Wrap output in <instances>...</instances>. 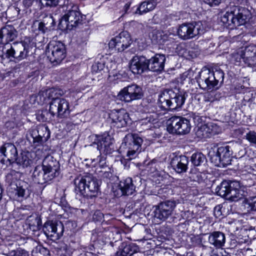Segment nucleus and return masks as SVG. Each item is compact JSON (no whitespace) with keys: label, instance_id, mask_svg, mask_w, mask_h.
I'll use <instances>...</instances> for the list:
<instances>
[{"label":"nucleus","instance_id":"nucleus-1","mask_svg":"<svg viewBox=\"0 0 256 256\" xmlns=\"http://www.w3.org/2000/svg\"><path fill=\"white\" fill-rule=\"evenodd\" d=\"M60 165L52 156L45 157L42 165L36 166L32 174L34 182L43 184L53 180L60 174Z\"/></svg>","mask_w":256,"mask_h":256},{"label":"nucleus","instance_id":"nucleus-2","mask_svg":"<svg viewBox=\"0 0 256 256\" xmlns=\"http://www.w3.org/2000/svg\"><path fill=\"white\" fill-rule=\"evenodd\" d=\"M251 17L250 12L240 6L234 1H230L226 8V12L221 16V20L228 26H239L245 24Z\"/></svg>","mask_w":256,"mask_h":256},{"label":"nucleus","instance_id":"nucleus-3","mask_svg":"<svg viewBox=\"0 0 256 256\" xmlns=\"http://www.w3.org/2000/svg\"><path fill=\"white\" fill-rule=\"evenodd\" d=\"M185 100V92L174 88L164 90L159 96L158 103L164 109L174 110L182 108Z\"/></svg>","mask_w":256,"mask_h":256},{"label":"nucleus","instance_id":"nucleus-4","mask_svg":"<svg viewBox=\"0 0 256 256\" xmlns=\"http://www.w3.org/2000/svg\"><path fill=\"white\" fill-rule=\"evenodd\" d=\"M75 191L88 198H92L98 195L100 184L98 180L91 174L78 177L74 180Z\"/></svg>","mask_w":256,"mask_h":256},{"label":"nucleus","instance_id":"nucleus-5","mask_svg":"<svg viewBox=\"0 0 256 256\" xmlns=\"http://www.w3.org/2000/svg\"><path fill=\"white\" fill-rule=\"evenodd\" d=\"M224 73L218 68L212 70L204 69L199 73L197 82L200 88L204 90H210L216 86L218 84H222L224 79Z\"/></svg>","mask_w":256,"mask_h":256},{"label":"nucleus","instance_id":"nucleus-6","mask_svg":"<svg viewBox=\"0 0 256 256\" xmlns=\"http://www.w3.org/2000/svg\"><path fill=\"white\" fill-rule=\"evenodd\" d=\"M216 194L232 202H237L244 196V191L242 190L238 181H222L216 188Z\"/></svg>","mask_w":256,"mask_h":256},{"label":"nucleus","instance_id":"nucleus-7","mask_svg":"<svg viewBox=\"0 0 256 256\" xmlns=\"http://www.w3.org/2000/svg\"><path fill=\"white\" fill-rule=\"evenodd\" d=\"M83 16L78 5L70 4L68 6L67 12L62 18L60 24L64 29L72 30L82 24Z\"/></svg>","mask_w":256,"mask_h":256},{"label":"nucleus","instance_id":"nucleus-8","mask_svg":"<svg viewBox=\"0 0 256 256\" xmlns=\"http://www.w3.org/2000/svg\"><path fill=\"white\" fill-rule=\"evenodd\" d=\"M142 142L143 140L138 134H128L124 138L120 148H125L128 159L132 160L140 152Z\"/></svg>","mask_w":256,"mask_h":256},{"label":"nucleus","instance_id":"nucleus-9","mask_svg":"<svg viewBox=\"0 0 256 256\" xmlns=\"http://www.w3.org/2000/svg\"><path fill=\"white\" fill-rule=\"evenodd\" d=\"M204 26L201 22L184 23L180 25L178 28V37L183 40H188L204 34Z\"/></svg>","mask_w":256,"mask_h":256},{"label":"nucleus","instance_id":"nucleus-10","mask_svg":"<svg viewBox=\"0 0 256 256\" xmlns=\"http://www.w3.org/2000/svg\"><path fill=\"white\" fill-rule=\"evenodd\" d=\"M166 124L167 130L172 134H186L191 129L190 120L182 116H172L168 120Z\"/></svg>","mask_w":256,"mask_h":256},{"label":"nucleus","instance_id":"nucleus-11","mask_svg":"<svg viewBox=\"0 0 256 256\" xmlns=\"http://www.w3.org/2000/svg\"><path fill=\"white\" fill-rule=\"evenodd\" d=\"M228 146H222L217 148L216 152L210 151V160L214 166L225 167L231 164L232 152Z\"/></svg>","mask_w":256,"mask_h":256},{"label":"nucleus","instance_id":"nucleus-12","mask_svg":"<svg viewBox=\"0 0 256 256\" xmlns=\"http://www.w3.org/2000/svg\"><path fill=\"white\" fill-rule=\"evenodd\" d=\"M48 58L54 66L60 64L66 56L65 46L60 42H50L46 52Z\"/></svg>","mask_w":256,"mask_h":256},{"label":"nucleus","instance_id":"nucleus-13","mask_svg":"<svg viewBox=\"0 0 256 256\" xmlns=\"http://www.w3.org/2000/svg\"><path fill=\"white\" fill-rule=\"evenodd\" d=\"M232 58L236 64H240L242 60L248 66H256V45L246 46L244 50L234 54Z\"/></svg>","mask_w":256,"mask_h":256},{"label":"nucleus","instance_id":"nucleus-14","mask_svg":"<svg viewBox=\"0 0 256 256\" xmlns=\"http://www.w3.org/2000/svg\"><path fill=\"white\" fill-rule=\"evenodd\" d=\"M174 200H168L160 202L154 206V218L160 222H164L171 216L176 207Z\"/></svg>","mask_w":256,"mask_h":256},{"label":"nucleus","instance_id":"nucleus-15","mask_svg":"<svg viewBox=\"0 0 256 256\" xmlns=\"http://www.w3.org/2000/svg\"><path fill=\"white\" fill-rule=\"evenodd\" d=\"M49 112L52 116H56L60 118L68 116L70 114L68 100L65 98L55 99L49 102Z\"/></svg>","mask_w":256,"mask_h":256},{"label":"nucleus","instance_id":"nucleus-16","mask_svg":"<svg viewBox=\"0 0 256 256\" xmlns=\"http://www.w3.org/2000/svg\"><path fill=\"white\" fill-rule=\"evenodd\" d=\"M132 42L130 34L128 32L124 31L112 38L108 43V46L112 50L122 52L128 48Z\"/></svg>","mask_w":256,"mask_h":256},{"label":"nucleus","instance_id":"nucleus-17","mask_svg":"<svg viewBox=\"0 0 256 256\" xmlns=\"http://www.w3.org/2000/svg\"><path fill=\"white\" fill-rule=\"evenodd\" d=\"M43 231L48 238L52 240H56L63 235L64 227L61 222L48 220L44 223Z\"/></svg>","mask_w":256,"mask_h":256},{"label":"nucleus","instance_id":"nucleus-18","mask_svg":"<svg viewBox=\"0 0 256 256\" xmlns=\"http://www.w3.org/2000/svg\"><path fill=\"white\" fill-rule=\"evenodd\" d=\"M17 156V149L12 143H5L0 148V162L6 166L14 162Z\"/></svg>","mask_w":256,"mask_h":256},{"label":"nucleus","instance_id":"nucleus-19","mask_svg":"<svg viewBox=\"0 0 256 256\" xmlns=\"http://www.w3.org/2000/svg\"><path fill=\"white\" fill-rule=\"evenodd\" d=\"M109 118L113 126L124 127L130 121V116L124 110H113L109 114Z\"/></svg>","mask_w":256,"mask_h":256},{"label":"nucleus","instance_id":"nucleus-20","mask_svg":"<svg viewBox=\"0 0 256 256\" xmlns=\"http://www.w3.org/2000/svg\"><path fill=\"white\" fill-rule=\"evenodd\" d=\"M96 142L94 144H97V148L100 152L106 154H110L114 151V139L106 134L97 136Z\"/></svg>","mask_w":256,"mask_h":256},{"label":"nucleus","instance_id":"nucleus-21","mask_svg":"<svg viewBox=\"0 0 256 256\" xmlns=\"http://www.w3.org/2000/svg\"><path fill=\"white\" fill-rule=\"evenodd\" d=\"M148 59L143 56H135L130 60V68L134 74H142L148 70Z\"/></svg>","mask_w":256,"mask_h":256},{"label":"nucleus","instance_id":"nucleus-22","mask_svg":"<svg viewBox=\"0 0 256 256\" xmlns=\"http://www.w3.org/2000/svg\"><path fill=\"white\" fill-rule=\"evenodd\" d=\"M166 56L164 54H156L148 60V70L153 72H162L164 67Z\"/></svg>","mask_w":256,"mask_h":256},{"label":"nucleus","instance_id":"nucleus-23","mask_svg":"<svg viewBox=\"0 0 256 256\" xmlns=\"http://www.w3.org/2000/svg\"><path fill=\"white\" fill-rule=\"evenodd\" d=\"M17 36L18 32L14 26L10 24H6L0 30V44L12 42Z\"/></svg>","mask_w":256,"mask_h":256},{"label":"nucleus","instance_id":"nucleus-24","mask_svg":"<svg viewBox=\"0 0 256 256\" xmlns=\"http://www.w3.org/2000/svg\"><path fill=\"white\" fill-rule=\"evenodd\" d=\"M170 164L173 169L177 173L181 174L186 172L188 159L185 156H176L172 159Z\"/></svg>","mask_w":256,"mask_h":256},{"label":"nucleus","instance_id":"nucleus-25","mask_svg":"<svg viewBox=\"0 0 256 256\" xmlns=\"http://www.w3.org/2000/svg\"><path fill=\"white\" fill-rule=\"evenodd\" d=\"M208 242L216 248H222L226 242L225 234L220 231L210 232L208 234Z\"/></svg>","mask_w":256,"mask_h":256},{"label":"nucleus","instance_id":"nucleus-26","mask_svg":"<svg viewBox=\"0 0 256 256\" xmlns=\"http://www.w3.org/2000/svg\"><path fill=\"white\" fill-rule=\"evenodd\" d=\"M138 250V247L134 244L122 243L116 254V256H132Z\"/></svg>","mask_w":256,"mask_h":256},{"label":"nucleus","instance_id":"nucleus-27","mask_svg":"<svg viewBox=\"0 0 256 256\" xmlns=\"http://www.w3.org/2000/svg\"><path fill=\"white\" fill-rule=\"evenodd\" d=\"M34 155L33 152L24 151L19 156H16L15 162L22 168H26L33 163V156Z\"/></svg>","mask_w":256,"mask_h":256},{"label":"nucleus","instance_id":"nucleus-28","mask_svg":"<svg viewBox=\"0 0 256 256\" xmlns=\"http://www.w3.org/2000/svg\"><path fill=\"white\" fill-rule=\"evenodd\" d=\"M30 135L35 137L39 136L46 142L50 137V131L46 125H40L32 128L30 131Z\"/></svg>","mask_w":256,"mask_h":256},{"label":"nucleus","instance_id":"nucleus-29","mask_svg":"<svg viewBox=\"0 0 256 256\" xmlns=\"http://www.w3.org/2000/svg\"><path fill=\"white\" fill-rule=\"evenodd\" d=\"M118 188L122 195H131L135 191V186L133 184L132 179L128 178L120 182Z\"/></svg>","mask_w":256,"mask_h":256},{"label":"nucleus","instance_id":"nucleus-30","mask_svg":"<svg viewBox=\"0 0 256 256\" xmlns=\"http://www.w3.org/2000/svg\"><path fill=\"white\" fill-rule=\"evenodd\" d=\"M26 223L28 224L30 228L34 232L38 230L41 228V219L36 216H28L26 219Z\"/></svg>","mask_w":256,"mask_h":256},{"label":"nucleus","instance_id":"nucleus-31","mask_svg":"<svg viewBox=\"0 0 256 256\" xmlns=\"http://www.w3.org/2000/svg\"><path fill=\"white\" fill-rule=\"evenodd\" d=\"M190 160L193 165L196 166L204 165L207 162L206 156L201 152L193 154L191 156Z\"/></svg>","mask_w":256,"mask_h":256},{"label":"nucleus","instance_id":"nucleus-32","mask_svg":"<svg viewBox=\"0 0 256 256\" xmlns=\"http://www.w3.org/2000/svg\"><path fill=\"white\" fill-rule=\"evenodd\" d=\"M16 194L19 198H26L30 194L27 184L24 182H20L18 185L16 184Z\"/></svg>","mask_w":256,"mask_h":256},{"label":"nucleus","instance_id":"nucleus-33","mask_svg":"<svg viewBox=\"0 0 256 256\" xmlns=\"http://www.w3.org/2000/svg\"><path fill=\"white\" fill-rule=\"evenodd\" d=\"M118 96L120 100L126 102H130L134 100L128 86L124 88L119 92Z\"/></svg>","mask_w":256,"mask_h":256},{"label":"nucleus","instance_id":"nucleus-34","mask_svg":"<svg viewBox=\"0 0 256 256\" xmlns=\"http://www.w3.org/2000/svg\"><path fill=\"white\" fill-rule=\"evenodd\" d=\"M20 10L24 11L25 10H22L20 8L16 6H11L6 11V14L10 18H20L22 17Z\"/></svg>","mask_w":256,"mask_h":256},{"label":"nucleus","instance_id":"nucleus-35","mask_svg":"<svg viewBox=\"0 0 256 256\" xmlns=\"http://www.w3.org/2000/svg\"><path fill=\"white\" fill-rule=\"evenodd\" d=\"M24 42L14 44V46H11L10 49L7 50L6 52V57L8 58H14L19 54L20 52L22 49V46Z\"/></svg>","mask_w":256,"mask_h":256},{"label":"nucleus","instance_id":"nucleus-36","mask_svg":"<svg viewBox=\"0 0 256 256\" xmlns=\"http://www.w3.org/2000/svg\"><path fill=\"white\" fill-rule=\"evenodd\" d=\"M44 94H47L46 89L42 90L38 94L36 95H32L30 98V100L33 104L38 103L39 104H42L46 102Z\"/></svg>","mask_w":256,"mask_h":256},{"label":"nucleus","instance_id":"nucleus-37","mask_svg":"<svg viewBox=\"0 0 256 256\" xmlns=\"http://www.w3.org/2000/svg\"><path fill=\"white\" fill-rule=\"evenodd\" d=\"M128 87L134 100L140 99L143 96L142 88L136 84H132L128 86Z\"/></svg>","mask_w":256,"mask_h":256},{"label":"nucleus","instance_id":"nucleus-38","mask_svg":"<svg viewBox=\"0 0 256 256\" xmlns=\"http://www.w3.org/2000/svg\"><path fill=\"white\" fill-rule=\"evenodd\" d=\"M47 94H48V98L51 101L55 99H62V98H60L64 94L63 91L57 88H51L46 89Z\"/></svg>","mask_w":256,"mask_h":256},{"label":"nucleus","instance_id":"nucleus-39","mask_svg":"<svg viewBox=\"0 0 256 256\" xmlns=\"http://www.w3.org/2000/svg\"><path fill=\"white\" fill-rule=\"evenodd\" d=\"M152 42L154 44H161L164 42L162 38V34L158 30H153L150 35Z\"/></svg>","mask_w":256,"mask_h":256},{"label":"nucleus","instance_id":"nucleus-40","mask_svg":"<svg viewBox=\"0 0 256 256\" xmlns=\"http://www.w3.org/2000/svg\"><path fill=\"white\" fill-rule=\"evenodd\" d=\"M42 22L50 29L55 24V22L53 16L51 14H44V16H43Z\"/></svg>","mask_w":256,"mask_h":256},{"label":"nucleus","instance_id":"nucleus-41","mask_svg":"<svg viewBox=\"0 0 256 256\" xmlns=\"http://www.w3.org/2000/svg\"><path fill=\"white\" fill-rule=\"evenodd\" d=\"M28 44L26 42H24L22 46V50H20L19 54L16 56L14 58L18 60H21L26 58L28 52Z\"/></svg>","mask_w":256,"mask_h":256},{"label":"nucleus","instance_id":"nucleus-42","mask_svg":"<svg viewBox=\"0 0 256 256\" xmlns=\"http://www.w3.org/2000/svg\"><path fill=\"white\" fill-rule=\"evenodd\" d=\"M48 112L46 110H38L36 114V119L40 122H46L48 118Z\"/></svg>","mask_w":256,"mask_h":256},{"label":"nucleus","instance_id":"nucleus-43","mask_svg":"<svg viewBox=\"0 0 256 256\" xmlns=\"http://www.w3.org/2000/svg\"><path fill=\"white\" fill-rule=\"evenodd\" d=\"M175 52L179 56H184L186 52L184 44L180 43L176 44L175 48Z\"/></svg>","mask_w":256,"mask_h":256},{"label":"nucleus","instance_id":"nucleus-44","mask_svg":"<svg viewBox=\"0 0 256 256\" xmlns=\"http://www.w3.org/2000/svg\"><path fill=\"white\" fill-rule=\"evenodd\" d=\"M148 8L147 6H146V2L144 1L141 2L138 6L137 7L135 13L142 15L148 12Z\"/></svg>","mask_w":256,"mask_h":256},{"label":"nucleus","instance_id":"nucleus-45","mask_svg":"<svg viewBox=\"0 0 256 256\" xmlns=\"http://www.w3.org/2000/svg\"><path fill=\"white\" fill-rule=\"evenodd\" d=\"M42 4L46 6L54 7L59 4L62 0H40Z\"/></svg>","mask_w":256,"mask_h":256},{"label":"nucleus","instance_id":"nucleus-46","mask_svg":"<svg viewBox=\"0 0 256 256\" xmlns=\"http://www.w3.org/2000/svg\"><path fill=\"white\" fill-rule=\"evenodd\" d=\"M36 24H38V30L42 34L46 33L48 30L50 29L46 24H44L42 22H38V21L36 20L34 22L33 25L36 26Z\"/></svg>","mask_w":256,"mask_h":256},{"label":"nucleus","instance_id":"nucleus-47","mask_svg":"<svg viewBox=\"0 0 256 256\" xmlns=\"http://www.w3.org/2000/svg\"><path fill=\"white\" fill-rule=\"evenodd\" d=\"M104 218V214L100 210L95 211L92 215V220L95 222H101Z\"/></svg>","mask_w":256,"mask_h":256},{"label":"nucleus","instance_id":"nucleus-48","mask_svg":"<svg viewBox=\"0 0 256 256\" xmlns=\"http://www.w3.org/2000/svg\"><path fill=\"white\" fill-rule=\"evenodd\" d=\"M158 162L156 159H153L148 164V167L150 169L152 172H154L158 170Z\"/></svg>","mask_w":256,"mask_h":256},{"label":"nucleus","instance_id":"nucleus-49","mask_svg":"<svg viewBox=\"0 0 256 256\" xmlns=\"http://www.w3.org/2000/svg\"><path fill=\"white\" fill-rule=\"evenodd\" d=\"M30 137L32 139V144L34 146H42L46 142L45 140H44L42 138L39 136H30Z\"/></svg>","mask_w":256,"mask_h":256},{"label":"nucleus","instance_id":"nucleus-50","mask_svg":"<svg viewBox=\"0 0 256 256\" xmlns=\"http://www.w3.org/2000/svg\"><path fill=\"white\" fill-rule=\"evenodd\" d=\"M246 138L250 142L256 144V132H250L246 135Z\"/></svg>","mask_w":256,"mask_h":256},{"label":"nucleus","instance_id":"nucleus-51","mask_svg":"<svg viewBox=\"0 0 256 256\" xmlns=\"http://www.w3.org/2000/svg\"><path fill=\"white\" fill-rule=\"evenodd\" d=\"M146 2V6H147L148 12L152 10L157 4L156 0H148L144 1Z\"/></svg>","mask_w":256,"mask_h":256},{"label":"nucleus","instance_id":"nucleus-52","mask_svg":"<svg viewBox=\"0 0 256 256\" xmlns=\"http://www.w3.org/2000/svg\"><path fill=\"white\" fill-rule=\"evenodd\" d=\"M222 206L220 204L214 207V214L216 218H219L222 215Z\"/></svg>","mask_w":256,"mask_h":256},{"label":"nucleus","instance_id":"nucleus-53","mask_svg":"<svg viewBox=\"0 0 256 256\" xmlns=\"http://www.w3.org/2000/svg\"><path fill=\"white\" fill-rule=\"evenodd\" d=\"M36 256H50V254L48 250L44 247H40Z\"/></svg>","mask_w":256,"mask_h":256},{"label":"nucleus","instance_id":"nucleus-54","mask_svg":"<svg viewBox=\"0 0 256 256\" xmlns=\"http://www.w3.org/2000/svg\"><path fill=\"white\" fill-rule=\"evenodd\" d=\"M202 1L212 7L218 6L222 2V0H202Z\"/></svg>","mask_w":256,"mask_h":256},{"label":"nucleus","instance_id":"nucleus-55","mask_svg":"<svg viewBox=\"0 0 256 256\" xmlns=\"http://www.w3.org/2000/svg\"><path fill=\"white\" fill-rule=\"evenodd\" d=\"M16 174L18 173L15 170L10 171L6 176V180L10 182H12L16 179L15 176Z\"/></svg>","mask_w":256,"mask_h":256},{"label":"nucleus","instance_id":"nucleus-56","mask_svg":"<svg viewBox=\"0 0 256 256\" xmlns=\"http://www.w3.org/2000/svg\"><path fill=\"white\" fill-rule=\"evenodd\" d=\"M104 68V65L103 64H102L100 62H97L95 64H94L92 65V70L94 72H97L99 71H100L103 70Z\"/></svg>","mask_w":256,"mask_h":256},{"label":"nucleus","instance_id":"nucleus-57","mask_svg":"<svg viewBox=\"0 0 256 256\" xmlns=\"http://www.w3.org/2000/svg\"><path fill=\"white\" fill-rule=\"evenodd\" d=\"M248 204L252 210L256 211V196L250 198L248 201Z\"/></svg>","mask_w":256,"mask_h":256},{"label":"nucleus","instance_id":"nucleus-58","mask_svg":"<svg viewBox=\"0 0 256 256\" xmlns=\"http://www.w3.org/2000/svg\"><path fill=\"white\" fill-rule=\"evenodd\" d=\"M98 166H100V167L103 168H106L107 169L110 170V168H107V166L106 165L105 158H104L103 157L100 156H98Z\"/></svg>","mask_w":256,"mask_h":256},{"label":"nucleus","instance_id":"nucleus-59","mask_svg":"<svg viewBox=\"0 0 256 256\" xmlns=\"http://www.w3.org/2000/svg\"><path fill=\"white\" fill-rule=\"evenodd\" d=\"M193 120L196 124L198 126L202 122V118L199 115H196V114H192V116Z\"/></svg>","mask_w":256,"mask_h":256},{"label":"nucleus","instance_id":"nucleus-60","mask_svg":"<svg viewBox=\"0 0 256 256\" xmlns=\"http://www.w3.org/2000/svg\"><path fill=\"white\" fill-rule=\"evenodd\" d=\"M211 256H232L230 254L226 252V250L222 249L220 252H216L213 254Z\"/></svg>","mask_w":256,"mask_h":256},{"label":"nucleus","instance_id":"nucleus-61","mask_svg":"<svg viewBox=\"0 0 256 256\" xmlns=\"http://www.w3.org/2000/svg\"><path fill=\"white\" fill-rule=\"evenodd\" d=\"M100 172L102 173L101 176L104 178L110 179L112 176V173L110 170L101 171Z\"/></svg>","mask_w":256,"mask_h":256},{"label":"nucleus","instance_id":"nucleus-62","mask_svg":"<svg viewBox=\"0 0 256 256\" xmlns=\"http://www.w3.org/2000/svg\"><path fill=\"white\" fill-rule=\"evenodd\" d=\"M34 0H22V6L24 8H28L30 7Z\"/></svg>","mask_w":256,"mask_h":256},{"label":"nucleus","instance_id":"nucleus-63","mask_svg":"<svg viewBox=\"0 0 256 256\" xmlns=\"http://www.w3.org/2000/svg\"><path fill=\"white\" fill-rule=\"evenodd\" d=\"M29 65V63L28 62H22L18 64H17L16 66V69H18V68H24L28 66Z\"/></svg>","mask_w":256,"mask_h":256},{"label":"nucleus","instance_id":"nucleus-64","mask_svg":"<svg viewBox=\"0 0 256 256\" xmlns=\"http://www.w3.org/2000/svg\"><path fill=\"white\" fill-rule=\"evenodd\" d=\"M10 256H21L20 253L15 250L12 251L10 253Z\"/></svg>","mask_w":256,"mask_h":256}]
</instances>
